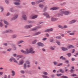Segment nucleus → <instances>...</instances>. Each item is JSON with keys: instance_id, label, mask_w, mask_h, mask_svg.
Returning <instances> with one entry per match:
<instances>
[{"instance_id": "obj_42", "label": "nucleus", "mask_w": 78, "mask_h": 78, "mask_svg": "<svg viewBox=\"0 0 78 78\" xmlns=\"http://www.w3.org/2000/svg\"><path fill=\"white\" fill-rule=\"evenodd\" d=\"M7 50V51H9V52L11 51L12 50V48H9Z\"/></svg>"}, {"instance_id": "obj_13", "label": "nucleus", "mask_w": 78, "mask_h": 78, "mask_svg": "<svg viewBox=\"0 0 78 78\" xmlns=\"http://www.w3.org/2000/svg\"><path fill=\"white\" fill-rule=\"evenodd\" d=\"M77 20H71V21H70L69 22V23L70 24H72L73 23H75L76 22Z\"/></svg>"}, {"instance_id": "obj_57", "label": "nucleus", "mask_w": 78, "mask_h": 78, "mask_svg": "<svg viewBox=\"0 0 78 78\" xmlns=\"http://www.w3.org/2000/svg\"><path fill=\"white\" fill-rule=\"evenodd\" d=\"M54 64L55 65V66H56L57 65V64H58V62H53Z\"/></svg>"}, {"instance_id": "obj_1", "label": "nucleus", "mask_w": 78, "mask_h": 78, "mask_svg": "<svg viewBox=\"0 0 78 78\" xmlns=\"http://www.w3.org/2000/svg\"><path fill=\"white\" fill-rule=\"evenodd\" d=\"M59 13L58 14V15L60 16H62L64 15H69L70 14H71V12L69 11H66L65 9H61L59 10Z\"/></svg>"}, {"instance_id": "obj_29", "label": "nucleus", "mask_w": 78, "mask_h": 78, "mask_svg": "<svg viewBox=\"0 0 78 78\" xmlns=\"http://www.w3.org/2000/svg\"><path fill=\"white\" fill-rule=\"evenodd\" d=\"M28 22L30 23H34V21L28 20Z\"/></svg>"}, {"instance_id": "obj_12", "label": "nucleus", "mask_w": 78, "mask_h": 78, "mask_svg": "<svg viewBox=\"0 0 78 78\" xmlns=\"http://www.w3.org/2000/svg\"><path fill=\"white\" fill-rule=\"evenodd\" d=\"M58 20V18H55L53 17H52L51 18V20L52 22H53L54 21H56Z\"/></svg>"}, {"instance_id": "obj_6", "label": "nucleus", "mask_w": 78, "mask_h": 78, "mask_svg": "<svg viewBox=\"0 0 78 78\" xmlns=\"http://www.w3.org/2000/svg\"><path fill=\"white\" fill-rule=\"evenodd\" d=\"M32 27H33V25L31 24L26 25L24 27V28L25 29H28V28H30Z\"/></svg>"}, {"instance_id": "obj_62", "label": "nucleus", "mask_w": 78, "mask_h": 78, "mask_svg": "<svg viewBox=\"0 0 78 78\" xmlns=\"http://www.w3.org/2000/svg\"><path fill=\"white\" fill-rule=\"evenodd\" d=\"M72 76H76V75L75 74H73L71 75Z\"/></svg>"}, {"instance_id": "obj_30", "label": "nucleus", "mask_w": 78, "mask_h": 78, "mask_svg": "<svg viewBox=\"0 0 78 78\" xmlns=\"http://www.w3.org/2000/svg\"><path fill=\"white\" fill-rule=\"evenodd\" d=\"M55 38L58 39H62V37L61 36H57L55 37Z\"/></svg>"}, {"instance_id": "obj_31", "label": "nucleus", "mask_w": 78, "mask_h": 78, "mask_svg": "<svg viewBox=\"0 0 78 78\" xmlns=\"http://www.w3.org/2000/svg\"><path fill=\"white\" fill-rule=\"evenodd\" d=\"M13 60L14 62H15L16 63H18V62L16 59V58H13Z\"/></svg>"}, {"instance_id": "obj_26", "label": "nucleus", "mask_w": 78, "mask_h": 78, "mask_svg": "<svg viewBox=\"0 0 78 78\" xmlns=\"http://www.w3.org/2000/svg\"><path fill=\"white\" fill-rule=\"evenodd\" d=\"M17 37V35L16 34H14L12 36V38L13 39H15Z\"/></svg>"}, {"instance_id": "obj_10", "label": "nucleus", "mask_w": 78, "mask_h": 78, "mask_svg": "<svg viewBox=\"0 0 78 78\" xmlns=\"http://www.w3.org/2000/svg\"><path fill=\"white\" fill-rule=\"evenodd\" d=\"M59 7H56L51 8L50 9L52 11H55V10H58V9H59Z\"/></svg>"}, {"instance_id": "obj_52", "label": "nucleus", "mask_w": 78, "mask_h": 78, "mask_svg": "<svg viewBox=\"0 0 78 78\" xmlns=\"http://www.w3.org/2000/svg\"><path fill=\"white\" fill-rule=\"evenodd\" d=\"M62 75V74L60 73V74H56V76H60Z\"/></svg>"}, {"instance_id": "obj_17", "label": "nucleus", "mask_w": 78, "mask_h": 78, "mask_svg": "<svg viewBox=\"0 0 78 78\" xmlns=\"http://www.w3.org/2000/svg\"><path fill=\"white\" fill-rule=\"evenodd\" d=\"M11 75L12 76H14L15 75V74H16V73L14 70H12L11 71Z\"/></svg>"}, {"instance_id": "obj_59", "label": "nucleus", "mask_w": 78, "mask_h": 78, "mask_svg": "<svg viewBox=\"0 0 78 78\" xmlns=\"http://www.w3.org/2000/svg\"><path fill=\"white\" fill-rule=\"evenodd\" d=\"M74 71H75V70L71 69L70 70V72L71 73H74Z\"/></svg>"}, {"instance_id": "obj_2", "label": "nucleus", "mask_w": 78, "mask_h": 78, "mask_svg": "<svg viewBox=\"0 0 78 78\" xmlns=\"http://www.w3.org/2000/svg\"><path fill=\"white\" fill-rule=\"evenodd\" d=\"M21 52L24 54H30V53H34L35 51L33 49V48H30L29 49H26V51L23 50H21Z\"/></svg>"}, {"instance_id": "obj_41", "label": "nucleus", "mask_w": 78, "mask_h": 78, "mask_svg": "<svg viewBox=\"0 0 78 78\" xmlns=\"http://www.w3.org/2000/svg\"><path fill=\"white\" fill-rule=\"evenodd\" d=\"M59 70H60V72H61L62 73L64 72L62 69H60Z\"/></svg>"}, {"instance_id": "obj_32", "label": "nucleus", "mask_w": 78, "mask_h": 78, "mask_svg": "<svg viewBox=\"0 0 78 78\" xmlns=\"http://www.w3.org/2000/svg\"><path fill=\"white\" fill-rule=\"evenodd\" d=\"M67 28H68V26L67 25H65L63 26V29H66Z\"/></svg>"}, {"instance_id": "obj_51", "label": "nucleus", "mask_w": 78, "mask_h": 78, "mask_svg": "<svg viewBox=\"0 0 78 78\" xmlns=\"http://www.w3.org/2000/svg\"><path fill=\"white\" fill-rule=\"evenodd\" d=\"M50 42H54V39H50L49 40Z\"/></svg>"}, {"instance_id": "obj_49", "label": "nucleus", "mask_w": 78, "mask_h": 78, "mask_svg": "<svg viewBox=\"0 0 78 78\" xmlns=\"http://www.w3.org/2000/svg\"><path fill=\"white\" fill-rule=\"evenodd\" d=\"M69 34L71 36H73L74 35V34H75V33H70Z\"/></svg>"}, {"instance_id": "obj_63", "label": "nucleus", "mask_w": 78, "mask_h": 78, "mask_svg": "<svg viewBox=\"0 0 78 78\" xmlns=\"http://www.w3.org/2000/svg\"><path fill=\"white\" fill-rule=\"evenodd\" d=\"M21 13L22 14H25V11H22L21 12Z\"/></svg>"}, {"instance_id": "obj_9", "label": "nucleus", "mask_w": 78, "mask_h": 78, "mask_svg": "<svg viewBox=\"0 0 78 78\" xmlns=\"http://www.w3.org/2000/svg\"><path fill=\"white\" fill-rule=\"evenodd\" d=\"M12 32H13V31L11 29H8L5 31V33H12Z\"/></svg>"}, {"instance_id": "obj_7", "label": "nucleus", "mask_w": 78, "mask_h": 78, "mask_svg": "<svg viewBox=\"0 0 78 78\" xmlns=\"http://www.w3.org/2000/svg\"><path fill=\"white\" fill-rule=\"evenodd\" d=\"M23 20L26 21L27 20V16L25 14H23L22 16Z\"/></svg>"}, {"instance_id": "obj_14", "label": "nucleus", "mask_w": 78, "mask_h": 78, "mask_svg": "<svg viewBox=\"0 0 78 78\" xmlns=\"http://www.w3.org/2000/svg\"><path fill=\"white\" fill-rule=\"evenodd\" d=\"M62 51H67L68 50V48H65L64 47H62Z\"/></svg>"}, {"instance_id": "obj_21", "label": "nucleus", "mask_w": 78, "mask_h": 78, "mask_svg": "<svg viewBox=\"0 0 78 78\" xmlns=\"http://www.w3.org/2000/svg\"><path fill=\"white\" fill-rule=\"evenodd\" d=\"M56 43L58 45H61V42L59 41L56 40L55 41Z\"/></svg>"}, {"instance_id": "obj_33", "label": "nucleus", "mask_w": 78, "mask_h": 78, "mask_svg": "<svg viewBox=\"0 0 78 78\" xmlns=\"http://www.w3.org/2000/svg\"><path fill=\"white\" fill-rule=\"evenodd\" d=\"M3 22L6 25H9V23H8V22H7V21L5 20H4Z\"/></svg>"}, {"instance_id": "obj_25", "label": "nucleus", "mask_w": 78, "mask_h": 78, "mask_svg": "<svg viewBox=\"0 0 78 78\" xmlns=\"http://www.w3.org/2000/svg\"><path fill=\"white\" fill-rule=\"evenodd\" d=\"M49 48L51 50H55V48L54 47L52 46H51Z\"/></svg>"}, {"instance_id": "obj_43", "label": "nucleus", "mask_w": 78, "mask_h": 78, "mask_svg": "<svg viewBox=\"0 0 78 78\" xmlns=\"http://www.w3.org/2000/svg\"><path fill=\"white\" fill-rule=\"evenodd\" d=\"M48 8V7L46 5L45 7H44V11H45L46 10V9Z\"/></svg>"}, {"instance_id": "obj_44", "label": "nucleus", "mask_w": 78, "mask_h": 78, "mask_svg": "<svg viewBox=\"0 0 78 78\" xmlns=\"http://www.w3.org/2000/svg\"><path fill=\"white\" fill-rule=\"evenodd\" d=\"M45 35L47 37H50V34L48 33H46L45 34Z\"/></svg>"}, {"instance_id": "obj_28", "label": "nucleus", "mask_w": 78, "mask_h": 78, "mask_svg": "<svg viewBox=\"0 0 78 78\" xmlns=\"http://www.w3.org/2000/svg\"><path fill=\"white\" fill-rule=\"evenodd\" d=\"M42 77L43 78H49V77L47 76V75H42Z\"/></svg>"}, {"instance_id": "obj_60", "label": "nucleus", "mask_w": 78, "mask_h": 78, "mask_svg": "<svg viewBox=\"0 0 78 78\" xmlns=\"http://www.w3.org/2000/svg\"><path fill=\"white\" fill-rule=\"evenodd\" d=\"M63 64L62 63L58 64L57 65V66H61Z\"/></svg>"}, {"instance_id": "obj_48", "label": "nucleus", "mask_w": 78, "mask_h": 78, "mask_svg": "<svg viewBox=\"0 0 78 78\" xmlns=\"http://www.w3.org/2000/svg\"><path fill=\"white\" fill-rule=\"evenodd\" d=\"M68 48H74V46L73 45H70L68 46Z\"/></svg>"}, {"instance_id": "obj_50", "label": "nucleus", "mask_w": 78, "mask_h": 78, "mask_svg": "<svg viewBox=\"0 0 78 78\" xmlns=\"http://www.w3.org/2000/svg\"><path fill=\"white\" fill-rule=\"evenodd\" d=\"M3 23L0 22V27H3Z\"/></svg>"}, {"instance_id": "obj_55", "label": "nucleus", "mask_w": 78, "mask_h": 78, "mask_svg": "<svg viewBox=\"0 0 78 78\" xmlns=\"http://www.w3.org/2000/svg\"><path fill=\"white\" fill-rule=\"evenodd\" d=\"M31 4H32V5H36V2H31Z\"/></svg>"}, {"instance_id": "obj_45", "label": "nucleus", "mask_w": 78, "mask_h": 78, "mask_svg": "<svg viewBox=\"0 0 78 78\" xmlns=\"http://www.w3.org/2000/svg\"><path fill=\"white\" fill-rule=\"evenodd\" d=\"M31 71L26 70V73H31Z\"/></svg>"}, {"instance_id": "obj_11", "label": "nucleus", "mask_w": 78, "mask_h": 78, "mask_svg": "<svg viewBox=\"0 0 78 78\" xmlns=\"http://www.w3.org/2000/svg\"><path fill=\"white\" fill-rule=\"evenodd\" d=\"M37 45L40 47H44V44L41 42L38 43Z\"/></svg>"}, {"instance_id": "obj_39", "label": "nucleus", "mask_w": 78, "mask_h": 78, "mask_svg": "<svg viewBox=\"0 0 78 78\" xmlns=\"http://www.w3.org/2000/svg\"><path fill=\"white\" fill-rule=\"evenodd\" d=\"M5 2L7 4V5H8V4H9V0H5Z\"/></svg>"}, {"instance_id": "obj_36", "label": "nucleus", "mask_w": 78, "mask_h": 78, "mask_svg": "<svg viewBox=\"0 0 78 78\" xmlns=\"http://www.w3.org/2000/svg\"><path fill=\"white\" fill-rule=\"evenodd\" d=\"M25 62V64H30V62L28 60L26 61Z\"/></svg>"}, {"instance_id": "obj_18", "label": "nucleus", "mask_w": 78, "mask_h": 78, "mask_svg": "<svg viewBox=\"0 0 78 78\" xmlns=\"http://www.w3.org/2000/svg\"><path fill=\"white\" fill-rule=\"evenodd\" d=\"M41 34V32H37L35 33L33 35V36H37V35H39V34Z\"/></svg>"}, {"instance_id": "obj_8", "label": "nucleus", "mask_w": 78, "mask_h": 78, "mask_svg": "<svg viewBox=\"0 0 78 78\" xmlns=\"http://www.w3.org/2000/svg\"><path fill=\"white\" fill-rule=\"evenodd\" d=\"M54 30V29L53 28H51L49 29H47L44 30V32L45 33H48L50 31H53Z\"/></svg>"}, {"instance_id": "obj_35", "label": "nucleus", "mask_w": 78, "mask_h": 78, "mask_svg": "<svg viewBox=\"0 0 78 78\" xmlns=\"http://www.w3.org/2000/svg\"><path fill=\"white\" fill-rule=\"evenodd\" d=\"M37 29V27L34 28L30 30V31H35V30H36Z\"/></svg>"}, {"instance_id": "obj_58", "label": "nucleus", "mask_w": 78, "mask_h": 78, "mask_svg": "<svg viewBox=\"0 0 78 78\" xmlns=\"http://www.w3.org/2000/svg\"><path fill=\"white\" fill-rule=\"evenodd\" d=\"M19 10L17 9H15L14 10V12H18Z\"/></svg>"}, {"instance_id": "obj_54", "label": "nucleus", "mask_w": 78, "mask_h": 78, "mask_svg": "<svg viewBox=\"0 0 78 78\" xmlns=\"http://www.w3.org/2000/svg\"><path fill=\"white\" fill-rule=\"evenodd\" d=\"M67 55L68 56V57H70L72 55V54L71 53H68L67 54Z\"/></svg>"}, {"instance_id": "obj_4", "label": "nucleus", "mask_w": 78, "mask_h": 78, "mask_svg": "<svg viewBox=\"0 0 78 78\" xmlns=\"http://www.w3.org/2000/svg\"><path fill=\"white\" fill-rule=\"evenodd\" d=\"M19 15L18 14H15L10 19L11 21H12V20H15L16 19H17L18 18Z\"/></svg>"}, {"instance_id": "obj_27", "label": "nucleus", "mask_w": 78, "mask_h": 78, "mask_svg": "<svg viewBox=\"0 0 78 78\" xmlns=\"http://www.w3.org/2000/svg\"><path fill=\"white\" fill-rule=\"evenodd\" d=\"M39 6L41 8H44V5L42 4H41L39 5Z\"/></svg>"}, {"instance_id": "obj_22", "label": "nucleus", "mask_w": 78, "mask_h": 78, "mask_svg": "<svg viewBox=\"0 0 78 78\" xmlns=\"http://www.w3.org/2000/svg\"><path fill=\"white\" fill-rule=\"evenodd\" d=\"M9 11L12 12H14V8H13L12 7L10 9Z\"/></svg>"}, {"instance_id": "obj_23", "label": "nucleus", "mask_w": 78, "mask_h": 78, "mask_svg": "<svg viewBox=\"0 0 78 78\" xmlns=\"http://www.w3.org/2000/svg\"><path fill=\"white\" fill-rule=\"evenodd\" d=\"M60 59H62V60H66V58L64 57L63 56H61L60 57Z\"/></svg>"}, {"instance_id": "obj_24", "label": "nucleus", "mask_w": 78, "mask_h": 78, "mask_svg": "<svg viewBox=\"0 0 78 78\" xmlns=\"http://www.w3.org/2000/svg\"><path fill=\"white\" fill-rule=\"evenodd\" d=\"M37 42V40H35L32 41V44H35Z\"/></svg>"}, {"instance_id": "obj_5", "label": "nucleus", "mask_w": 78, "mask_h": 78, "mask_svg": "<svg viewBox=\"0 0 78 78\" xmlns=\"http://www.w3.org/2000/svg\"><path fill=\"white\" fill-rule=\"evenodd\" d=\"M44 16H46V17L47 19H50V16L48 13L45 12L43 14Z\"/></svg>"}, {"instance_id": "obj_20", "label": "nucleus", "mask_w": 78, "mask_h": 78, "mask_svg": "<svg viewBox=\"0 0 78 78\" xmlns=\"http://www.w3.org/2000/svg\"><path fill=\"white\" fill-rule=\"evenodd\" d=\"M24 62L23 61V60H21V61H20V62L18 63V64L20 66L21 65H23Z\"/></svg>"}, {"instance_id": "obj_53", "label": "nucleus", "mask_w": 78, "mask_h": 78, "mask_svg": "<svg viewBox=\"0 0 78 78\" xmlns=\"http://www.w3.org/2000/svg\"><path fill=\"white\" fill-rule=\"evenodd\" d=\"M13 59V58H10L9 59V61L10 62H12V60Z\"/></svg>"}, {"instance_id": "obj_34", "label": "nucleus", "mask_w": 78, "mask_h": 78, "mask_svg": "<svg viewBox=\"0 0 78 78\" xmlns=\"http://www.w3.org/2000/svg\"><path fill=\"white\" fill-rule=\"evenodd\" d=\"M23 67L24 68V69H27V64H26V63H24V64L23 65Z\"/></svg>"}, {"instance_id": "obj_3", "label": "nucleus", "mask_w": 78, "mask_h": 78, "mask_svg": "<svg viewBox=\"0 0 78 78\" xmlns=\"http://www.w3.org/2000/svg\"><path fill=\"white\" fill-rule=\"evenodd\" d=\"M13 2H13V4L14 5H16V6H19L20 5V0H13Z\"/></svg>"}, {"instance_id": "obj_40", "label": "nucleus", "mask_w": 78, "mask_h": 78, "mask_svg": "<svg viewBox=\"0 0 78 78\" xmlns=\"http://www.w3.org/2000/svg\"><path fill=\"white\" fill-rule=\"evenodd\" d=\"M20 73L22 74H24L25 73V71L24 70H21L20 71Z\"/></svg>"}, {"instance_id": "obj_16", "label": "nucleus", "mask_w": 78, "mask_h": 78, "mask_svg": "<svg viewBox=\"0 0 78 78\" xmlns=\"http://www.w3.org/2000/svg\"><path fill=\"white\" fill-rule=\"evenodd\" d=\"M24 42V41L23 40H20L17 42L16 44L17 45H19L20 44H21V43H22Z\"/></svg>"}, {"instance_id": "obj_46", "label": "nucleus", "mask_w": 78, "mask_h": 78, "mask_svg": "<svg viewBox=\"0 0 78 78\" xmlns=\"http://www.w3.org/2000/svg\"><path fill=\"white\" fill-rule=\"evenodd\" d=\"M47 39V37H44L42 39V40L43 41H46Z\"/></svg>"}, {"instance_id": "obj_61", "label": "nucleus", "mask_w": 78, "mask_h": 78, "mask_svg": "<svg viewBox=\"0 0 78 78\" xmlns=\"http://www.w3.org/2000/svg\"><path fill=\"white\" fill-rule=\"evenodd\" d=\"M10 14V13L9 12H8L7 13L6 16H9V15Z\"/></svg>"}, {"instance_id": "obj_64", "label": "nucleus", "mask_w": 78, "mask_h": 78, "mask_svg": "<svg viewBox=\"0 0 78 78\" xmlns=\"http://www.w3.org/2000/svg\"><path fill=\"white\" fill-rule=\"evenodd\" d=\"M4 78H7V75H5L4 76Z\"/></svg>"}, {"instance_id": "obj_56", "label": "nucleus", "mask_w": 78, "mask_h": 78, "mask_svg": "<svg viewBox=\"0 0 78 78\" xmlns=\"http://www.w3.org/2000/svg\"><path fill=\"white\" fill-rule=\"evenodd\" d=\"M0 9H1V12H3V10H4L3 8L2 7H0Z\"/></svg>"}, {"instance_id": "obj_37", "label": "nucleus", "mask_w": 78, "mask_h": 78, "mask_svg": "<svg viewBox=\"0 0 78 78\" xmlns=\"http://www.w3.org/2000/svg\"><path fill=\"white\" fill-rule=\"evenodd\" d=\"M17 57H18L19 58H23V55H18Z\"/></svg>"}, {"instance_id": "obj_15", "label": "nucleus", "mask_w": 78, "mask_h": 78, "mask_svg": "<svg viewBox=\"0 0 78 78\" xmlns=\"http://www.w3.org/2000/svg\"><path fill=\"white\" fill-rule=\"evenodd\" d=\"M38 17V15H35L33 16L32 17H31V19H36V18H37Z\"/></svg>"}, {"instance_id": "obj_47", "label": "nucleus", "mask_w": 78, "mask_h": 78, "mask_svg": "<svg viewBox=\"0 0 78 78\" xmlns=\"http://www.w3.org/2000/svg\"><path fill=\"white\" fill-rule=\"evenodd\" d=\"M62 78H69V77H68V76H62Z\"/></svg>"}, {"instance_id": "obj_19", "label": "nucleus", "mask_w": 78, "mask_h": 78, "mask_svg": "<svg viewBox=\"0 0 78 78\" xmlns=\"http://www.w3.org/2000/svg\"><path fill=\"white\" fill-rule=\"evenodd\" d=\"M42 73L44 75H48V73L46 71H43Z\"/></svg>"}, {"instance_id": "obj_38", "label": "nucleus", "mask_w": 78, "mask_h": 78, "mask_svg": "<svg viewBox=\"0 0 78 78\" xmlns=\"http://www.w3.org/2000/svg\"><path fill=\"white\" fill-rule=\"evenodd\" d=\"M58 28H61V29H63V26H62L59 25L58 26Z\"/></svg>"}]
</instances>
